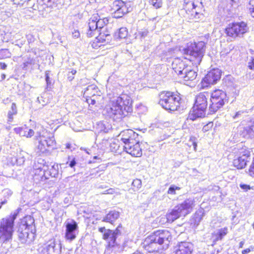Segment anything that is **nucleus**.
<instances>
[{"label":"nucleus","instance_id":"f257e3e1","mask_svg":"<svg viewBox=\"0 0 254 254\" xmlns=\"http://www.w3.org/2000/svg\"><path fill=\"white\" fill-rule=\"evenodd\" d=\"M180 50L188 57L185 58L184 60L179 58H175L172 64L173 69L180 77L190 66L189 63H191L196 66L200 64L205 51V43L202 41L191 43L187 48H184Z\"/></svg>","mask_w":254,"mask_h":254},{"label":"nucleus","instance_id":"f03ea898","mask_svg":"<svg viewBox=\"0 0 254 254\" xmlns=\"http://www.w3.org/2000/svg\"><path fill=\"white\" fill-rule=\"evenodd\" d=\"M132 110V100L127 94H122L110 99L104 111L114 119H122Z\"/></svg>","mask_w":254,"mask_h":254},{"label":"nucleus","instance_id":"7ed1b4c3","mask_svg":"<svg viewBox=\"0 0 254 254\" xmlns=\"http://www.w3.org/2000/svg\"><path fill=\"white\" fill-rule=\"evenodd\" d=\"M172 240L170 232L159 230L154 232L144 240L143 247L149 253L162 252L167 250Z\"/></svg>","mask_w":254,"mask_h":254},{"label":"nucleus","instance_id":"20e7f679","mask_svg":"<svg viewBox=\"0 0 254 254\" xmlns=\"http://www.w3.org/2000/svg\"><path fill=\"white\" fill-rule=\"evenodd\" d=\"M194 206L193 198L185 200L182 203L174 207L171 211L167 214V219L169 222H172L179 217L185 216L189 213Z\"/></svg>","mask_w":254,"mask_h":254},{"label":"nucleus","instance_id":"39448f33","mask_svg":"<svg viewBox=\"0 0 254 254\" xmlns=\"http://www.w3.org/2000/svg\"><path fill=\"white\" fill-rule=\"evenodd\" d=\"M17 215V213H14L1 220L0 222V239L3 242L9 241L12 239L14 232V222Z\"/></svg>","mask_w":254,"mask_h":254},{"label":"nucleus","instance_id":"423d86ee","mask_svg":"<svg viewBox=\"0 0 254 254\" xmlns=\"http://www.w3.org/2000/svg\"><path fill=\"white\" fill-rule=\"evenodd\" d=\"M180 97L173 92H164L160 95L159 104L166 110L175 111L180 106Z\"/></svg>","mask_w":254,"mask_h":254},{"label":"nucleus","instance_id":"0eeeda50","mask_svg":"<svg viewBox=\"0 0 254 254\" xmlns=\"http://www.w3.org/2000/svg\"><path fill=\"white\" fill-rule=\"evenodd\" d=\"M203 7L201 0H184V9L190 19L200 18Z\"/></svg>","mask_w":254,"mask_h":254},{"label":"nucleus","instance_id":"6e6552de","mask_svg":"<svg viewBox=\"0 0 254 254\" xmlns=\"http://www.w3.org/2000/svg\"><path fill=\"white\" fill-rule=\"evenodd\" d=\"M108 23V19L107 17L101 18L98 13L93 14L89 20L87 36L91 37L99 33V30Z\"/></svg>","mask_w":254,"mask_h":254},{"label":"nucleus","instance_id":"1a4fd4ad","mask_svg":"<svg viewBox=\"0 0 254 254\" xmlns=\"http://www.w3.org/2000/svg\"><path fill=\"white\" fill-rule=\"evenodd\" d=\"M34 180L36 183L43 182L48 179V167L42 159H38L33 166Z\"/></svg>","mask_w":254,"mask_h":254},{"label":"nucleus","instance_id":"9d476101","mask_svg":"<svg viewBox=\"0 0 254 254\" xmlns=\"http://www.w3.org/2000/svg\"><path fill=\"white\" fill-rule=\"evenodd\" d=\"M226 94L221 90H215L211 94L209 110L211 112L215 113L222 107L226 101Z\"/></svg>","mask_w":254,"mask_h":254},{"label":"nucleus","instance_id":"9b49d317","mask_svg":"<svg viewBox=\"0 0 254 254\" xmlns=\"http://www.w3.org/2000/svg\"><path fill=\"white\" fill-rule=\"evenodd\" d=\"M35 138L38 140V145L36 149L38 153H45L48 150V148L54 149L56 147V142L53 136L46 137L40 132H37Z\"/></svg>","mask_w":254,"mask_h":254},{"label":"nucleus","instance_id":"f8f14e48","mask_svg":"<svg viewBox=\"0 0 254 254\" xmlns=\"http://www.w3.org/2000/svg\"><path fill=\"white\" fill-rule=\"evenodd\" d=\"M248 30L247 24L244 22H237L229 24L225 29L227 35L235 39L236 37H241Z\"/></svg>","mask_w":254,"mask_h":254},{"label":"nucleus","instance_id":"ddd939ff","mask_svg":"<svg viewBox=\"0 0 254 254\" xmlns=\"http://www.w3.org/2000/svg\"><path fill=\"white\" fill-rule=\"evenodd\" d=\"M18 232L19 239L23 244H30L34 240L35 232L26 228L24 225H19Z\"/></svg>","mask_w":254,"mask_h":254},{"label":"nucleus","instance_id":"4468645a","mask_svg":"<svg viewBox=\"0 0 254 254\" xmlns=\"http://www.w3.org/2000/svg\"><path fill=\"white\" fill-rule=\"evenodd\" d=\"M122 229V226L120 225L115 230L108 229L107 232L103 235V238L108 241L109 248L114 247L117 244L116 239L121 235Z\"/></svg>","mask_w":254,"mask_h":254},{"label":"nucleus","instance_id":"2eb2a0df","mask_svg":"<svg viewBox=\"0 0 254 254\" xmlns=\"http://www.w3.org/2000/svg\"><path fill=\"white\" fill-rule=\"evenodd\" d=\"M250 159V151L242 148L239 152V156L233 160L234 166L238 169H243L245 167Z\"/></svg>","mask_w":254,"mask_h":254},{"label":"nucleus","instance_id":"dca6fc26","mask_svg":"<svg viewBox=\"0 0 254 254\" xmlns=\"http://www.w3.org/2000/svg\"><path fill=\"white\" fill-rule=\"evenodd\" d=\"M113 16L116 18L123 17L128 12V8L123 0H115L112 6Z\"/></svg>","mask_w":254,"mask_h":254},{"label":"nucleus","instance_id":"f3484780","mask_svg":"<svg viewBox=\"0 0 254 254\" xmlns=\"http://www.w3.org/2000/svg\"><path fill=\"white\" fill-rule=\"evenodd\" d=\"M124 149L132 156L140 157L142 155V150L140 147L139 142L136 140H132L124 145Z\"/></svg>","mask_w":254,"mask_h":254},{"label":"nucleus","instance_id":"a211bd4d","mask_svg":"<svg viewBox=\"0 0 254 254\" xmlns=\"http://www.w3.org/2000/svg\"><path fill=\"white\" fill-rule=\"evenodd\" d=\"M78 228L77 224L75 221L71 220L67 222L65 234L66 239L70 242L74 240L78 233Z\"/></svg>","mask_w":254,"mask_h":254},{"label":"nucleus","instance_id":"6ab92c4d","mask_svg":"<svg viewBox=\"0 0 254 254\" xmlns=\"http://www.w3.org/2000/svg\"><path fill=\"white\" fill-rule=\"evenodd\" d=\"M221 76V70L218 68H214L207 73L202 82L208 84H214L220 80Z\"/></svg>","mask_w":254,"mask_h":254},{"label":"nucleus","instance_id":"aec40b11","mask_svg":"<svg viewBox=\"0 0 254 254\" xmlns=\"http://www.w3.org/2000/svg\"><path fill=\"white\" fill-rule=\"evenodd\" d=\"M192 244L187 242H182L175 247V254H192Z\"/></svg>","mask_w":254,"mask_h":254},{"label":"nucleus","instance_id":"412c9836","mask_svg":"<svg viewBox=\"0 0 254 254\" xmlns=\"http://www.w3.org/2000/svg\"><path fill=\"white\" fill-rule=\"evenodd\" d=\"M47 250L49 254H60L61 244L59 240H51L48 242Z\"/></svg>","mask_w":254,"mask_h":254},{"label":"nucleus","instance_id":"4be33fe9","mask_svg":"<svg viewBox=\"0 0 254 254\" xmlns=\"http://www.w3.org/2000/svg\"><path fill=\"white\" fill-rule=\"evenodd\" d=\"M205 110L206 109L200 108V107L194 105L189 114L188 120L194 121L197 118L204 117Z\"/></svg>","mask_w":254,"mask_h":254},{"label":"nucleus","instance_id":"5701e85b","mask_svg":"<svg viewBox=\"0 0 254 254\" xmlns=\"http://www.w3.org/2000/svg\"><path fill=\"white\" fill-rule=\"evenodd\" d=\"M137 135V134L135 133L132 130L130 129L122 131L119 135V137L125 144L124 145H126L127 143H128L132 140H135L134 138Z\"/></svg>","mask_w":254,"mask_h":254},{"label":"nucleus","instance_id":"b1692460","mask_svg":"<svg viewBox=\"0 0 254 254\" xmlns=\"http://www.w3.org/2000/svg\"><path fill=\"white\" fill-rule=\"evenodd\" d=\"M208 93H200L196 97L194 105L200 107V108L206 109L207 105V98L209 97Z\"/></svg>","mask_w":254,"mask_h":254},{"label":"nucleus","instance_id":"393cba45","mask_svg":"<svg viewBox=\"0 0 254 254\" xmlns=\"http://www.w3.org/2000/svg\"><path fill=\"white\" fill-rule=\"evenodd\" d=\"M101 92L98 89L97 86L92 84L87 86L84 91L83 95L85 98H90L95 96H100Z\"/></svg>","mask_w":254,"mask_h":254},{"label":"nucleus","instance_id":"a878e982","mask_svg":"<svg viewBox=\"0 0 254 254\" xmlns=\"http://www.w3.org/2000/svg\"><path fill=\"white\" fill-rule=\"evenodd\" d=\"M14 130L16 133L18 134L19 135L27 138H30L34 134V130L26 126L15 127Z\"/></svg>","mask_w":254,"mask_h":254},{"label":"nucleus","instance_id":"bb28decb","mask_svg":"<svg viewBox=\"0 0 254 254\" xmlns=\"http://www.w3.org/2000/svg\"><path fill=\"white\" fill-rule=\"evenodd\" d=\"M197 76L196 72L192 68L191 65L188 67L186 72H185L180 77L185 81H192L194 80Z\"/></svg>","mask_w":254,"mask_h":254},{"label":"nucleus","instance_id":"cd10ccee","mask_svg":"<svg viewBox=\"0 0 254 254\" xmlns=\"http://www.w3.org/2000/svg\"><path fill=\"white\" fill-rule=\"evenodd\" d=\"M102 143L105 144L107 148H108L107 146H109L111 151L117 153H121V149H120V145L117 143V141L115 140V139H111L109 141L107 140H103Z\"/></svg>","mask_w":254,"mask_h":254},{"label":"nucleus","instance_id":"c85d7f7f","mask_svg":"<svg viewBox=\"0 0 254 254\" xmlns=\"http://www.w3.org/2000/svg\"><path fill=\"white\" fill-rule=\"evenodd\" d=\"M34 219L33 217L29 215L24 218V220L21 222L20 225H24L26 228L29 230L35 232V227L34 225Z\"/></svg>","mask_w":254,"mask_h":254},{"label":"nucleus","instance_id":"c756f323","mask_svg":"<svg viewBox=\"0 0 254 254\" xmlns=\"http://www.w3.org/2000/svg\"><path fill=\"white\" fill-rule=\"evenodd\" d=\"M111 128L110 125L107 123H104L103 122H100L97 124L96 127V131L98 133L104 132L106 133Z\"/></svg>","mask_w":254,"mask_h":254},{"label":"nucleus","instance_id":"7c9ffc66","mask_svg":"<svg viewBox=\"0 0 254 254\" xmlns=\"http://www.w3.org/2000/svg\"><path fill=\"white\" fill-rule=\"evenodd\" d=\"M119 213L118 211H112L107 214L103 221L112 223L119 217Z\"/></svg>","mask_w":254,"mask_h":254},{"label":"nucleus","instance_id":"2f4dec72","mask_svg":"<svg viewBox=\"0 0 254 254\" xmlns=\"http://www.w3.org/2000/svg\"><path fill=\"white\" fill-rule=\"evenodd\" d=\"M204 215V213L203 209H200L196 211L192 219L194 225L197 226L202 220Z\"/></svg>","mask_w":254,"mask_h":254},{"label":"nucleus","instance_id":"473e14b6","mask_svg":"<svg viewBox=\"0 0 254 254\" xmlns=\"http://www.w3.org/2000/svg\"><path fill=\"white\" fill-rule=\"evenodd\" d=\"M128 35V31L125 27H122L115 33L114 38L116 40H120L126 38Z\"/></svg>","mask_w":254,"mask_h":254},{"label":"nucleus","instance_id":"72a5a7b5","mask_svg":"<svg viewBox=\"0 0 254 254\" xmlns=\"http://www.w3.org/2000/svg\"><path fill=\"white\" fill-rule=\"evenodd\" d=\"M245 138H253L254 137V130L253 126L246 127L243 128L241 134Z\"/></svg>","mask_w":254,"mask_h":254},{"label":"nucleus","instance_id":"f704fd0d","mask_svg":"<svg viewBox=\"0 0 254 254\" xmlns=\"http://www.w3.org/2000/svg\"><path fill=\"white\" fill-rule=\"evenodd\" d=\"M28 154L23 151L20 152L17 158H15V162L14 164L16 163L18 165H21L24 163L25 160V158Z\"/></svg>","mask_w":254,"mask_h":254},{"label":"nucleus","instance_id":"c9c22d12","mask_svg":"<svg viewBox=\"0 0 254 254\" xmlns=\"http://www.w3.org/2000/svg\"><path fill=\"white\" fill-rule=\"evenodd\" d=\"M141 181L139 179H135L132 183V188L130 190H132L134 191H137L141 187Z\"/></svg>","mask_w":254,"mask_h":254},{"label":"nucleus","instance_id":"e433bc0d","mask_svg":"<svg viewBox=\"0 0 254 254\" xmlns=\"http://www.w3.org/2000/svg\"><path fill=\"white\" fill-rule=\"evenodd\" d=\"M11 54L7 49L0 50V59H3L10 58Z\"/></svg>","mask_w":254,"mask_h":254},{"label":"nucleus","instance_id":"4c0bfd02","mask_svg":"<svg viewBox=\"0 0 254 254\" xmlns=\"http://www.w3.org/2000/svg\"><path fill=\"white\" fill-rule=\"evenodd\" d=\"M149 2L156 9L161 8L163 4L162 0H149Z\"/></svg>","mask_w":254,"mask_h":254},{"label":"nucleus","instance_id":"58836bf2","mask_svg":"<svg viewBox=\"0 0 254 254\" xmlns=\"http://www.w3.org/2000/svg\"><path fill=\"white\" fill-rule=\"evenodd\" d=\"M45 79L47 83V86L48 88H51L52 85V79L50 76V71H46L45 72Z\"/></svg>","mask_w":254,"mask_h":254},{"label":"nucleus","instance_id":"ea45409f","mask_svg":"<svg viewBox=\"0 0 254 254\" xmlns=\"http://www.w3.org/2000/svg\"><path fill=\"white\" fill-rule=\"evenodd\" d=\"M58 175V166H53L48 171V177L50 176L52 177H56Z\"/></svg>","mask_w":254,"mask_h":254},{"label":"nucleus","instance_id":"a19ab883","mask_svg":"<svg viewBox=\"0 0 254 254\" xmlns=\"http://www.w3.org/2000/svg\"><path fill=\"white\" fill-rule=\"evenodd\" d=\"M38 1H42L43 4L47 5V7H53L58 0H38Z\"/></svg>","mask_w":254,"mask_h":254},{"label":"nucleus","instance_id":"79ce46f5","mask_svg":"<svg viewBox=\"0 0 254 254\" xmlns=\"http://www.w3.org/2000/svg\"><path fill=\"white\" fill-rule=\"evenodd\" d=\"M100 96H95V97H92L90 98H86V101L89 104L94 105L96 101H98V99L99 98Z\"/></svg>","mask_w":254,"mask_h":254},{"label":"nucleus","instance_id":"37998d69","mask_svg":"<svg viewBox=\"0 0 254 254\" xmlns=\"http://www.w3.org/2000/svg\"><path fill=\"white\" fill-rule=\"evenodd\" d=\"M217 233L219 235V236L223 238L228 233V228L224 227L218 230Z\"/></svg>","mask_w":254,"mask_h":254},{"label":"nucleus","instance_id":"c03bdc74","mask_svg":"<svg viewBox=\"0 0 254 254\" xmlns=\"http://www.w3.org/2000/svg\"><path fill=\"white\" fill-rule=\"evenodd\" d=\"M17 113V107H16V104L15 103H13L11 104V110H9L8 112V115L11 114L12 116H14V115H16Z\"/></svg>","mask_w":254,"mask_h":254},{"label":"nucleus","instance_id":"a18cd8bd","mask_svg":"<svg viewBox=\"0 0 254 254\" xmlns=\"http://www.w3.org/2000/svg\"><path fill=\"white\" fill-rule=\"evenodd\" d=\"M17 38V37H16V36H15L14 35H12L11 34V33H5V35H4V36L3 37V40H4L6 42H8L9 40H12L14 39H16Z\"/></svg>","mask_w":254,"mask_h":254},{"label":"nucleus","instance_id":"49530a36","mask_svg":"<svg viewBox=\"0 0 254 254\" xmlns=\"http://www.w3.org/2000/svg\"><path fill=\"white\" fill-rule=\"evenodd\" d=\"M179 190H180L179 187L174 185H171L168 190V193L170 194H175L176 193L175 191Z\"/></svg>","mask_w":254,"mask_h":254},{"label":"nucleus","instance_id":"de8ad7c7","mask_svg":"<svg viewBox=\"0 0 254 254\" xmlns=\"http://www.w3.org/2000/svg\"><path fill=\"white\" fill-rule=\"evenodd\" d=\"M248 8L252 16L254 17V0H250Z\"/></svg>","mask_w":254,"mask_h":254},{"label":"nucleus","instance_id":"09e8293b","mask_svg":"<svg viewBox=\"0 0 254 254\" xmlns=\"http://www.w3.org/2000/svg\"><path fill=\"white\" fill-rule=\"evenodd\" d=\"M248 173L250 176L254 177V157L253 158L252 163L249 167Z\"/></svg>","mask_w":254,"mask_h":254},{"label":"nucleus","instance_id":"8fccbe9b","mask_svg":"<svg viewBox=\"0 0 254 254\" xmlns=\"http://www.w3.org/2000/svg\"><path fill=\"white\" fill-rule=\"evenodd\" d=\"M248 66L250 69L254 70V56L251 57L249 60Z\"/></svg>","mask_w":254,"mask_h":254},{"label":"nucleus","instance_id":"3c124183","mask_svg":"<svg viewBox=\"0 0 254 254\" xmlns=\"http://www.w3.org/2000/svg\"><path fill=\"white\" fill-rule=\"evenodd\" d=\"M14 4L19 6H23L27 3L29 0H11Z\"/></svg>","mask_w":254,"mask_h":254},{"label":"nucleus","instance_id":"603ef678","mask_svg":"<svg viewBox=\"0 0 254 254\" xmlns=\"http://www.w3.org/2000/svg\"><path fill=\"white\" fill-rule=\"evenodd\" d=\"M69 162V166L71 168H73L76 164V161L74 157L69 156L68 158Z\"/></svg>","mask_w":254,"mask_h":254},{"label":"nucleus","instance_id":"864d4df0","mask_svg":"<svg viewBox=\"0 0 254 254\" xmlns=\"http://www.w3.org/2000/svg\"><path fill=\"white\" fill-rule=\"evenodd\" d=\"M76 73V70L72 69L67 74V78L69 81H72L74 78L73 75Z\"/></svg>","mask_w":254,"mask_h":254},{"label":"nucleus","instance_id":"5fc2aeb1","mask_svg":"<svg viewBox=\"0 0 254 254\" xmlns=\"http://www.w3.org/2000/svg\"><path fill=\"white\" fill-rule=\"evenodd\" d=\"M34 64V60L32 59H29L27 61L23 63V68L24 69H26L27 67L30 64Z\"/></svg>","mask_w":254,"mask_h":254},{"label":"nucleus","instance_id":"6e6d98bb","mask_svg":"<svg viewBox=\"0 0 254 254\" xmlns=\"http://www.w3.org/2000/svg\"><path fill=\"white\" fill-rule=\"evenodd\" d=\"M117 189L116 190L115 189L110 188L108 190H107L105 191V193L110 194H113L116 193L117 194H120V193L119 192H117Z\"/></svg>","mask_w":254,"mask_h":254},{"label":"nucleus","instance_id":"4d7b16f0","mask_svg":"<svg viewBox=\"0 0 254 254\" xmlns=\"http://www.w3.org/2000/svg\"><path fill=\"white\" fill-rule=\"evenodd\" d=\"M213 126V123L211 122L209 123L205 126H204L202 128V130L204 132H206L209 130Z\"/></svg>","mask_w":254,"mask_h":254},{"label":"nucleus","instance_id":"13d9d810","mask_svg":"<svg viewBox=\"0 0 254 254\" xmlns=\"http://www.w3.org/2000/svg\"><path fill=\"white\" fill-rule=\"evenodd\" d=\"M254 251V246H251L249 248L243 250L242 252V254H248L251 252Z\"/></svg>","mask_w":254,"mask_h":254},{"label":"nucleus","instance_id":"bf43d9fd","mask_svg":"<svg viewBox=\"0 0 254 254\" xmlns=\"http://www.w3.org/2000/svg\"><path fill=\"white\" fill-rule=\"evenodd\" d=\"M213 242L215 243L217 241H218L219 240H221L222 239V238H221L219 235L217 233H215L213 235Z\"/></svg>","mask_w":254,"mask_h":254},{"label":"nucleus","instance_id":"052dcab7","mask_svg":"<svg viewBox=\"0 0 254 254\" xmlns=\"http://www.w3.org/2000/svg\"><path fill=\"white\" fill-rule=\"evenodd\" d=\"M26 38L29 43H32L34 41L35 38L32 34H28Z\"/></svg>","mask_w":254,"mask_h":254},{"label":"nucleus","instance_id":"680f3d73","mask_svg":"<svg viewBox=\"0 0 254 254\" xmlns=\"http://www.w3.org/2000/svg\"><path fill=\"white\" fill-rule=\"evenodd\" d=\"M240 188L244 190L245 191H247L251 189V187L249 185H246V184H240Z\"/></svg>","mask_w":254,"mask_h":254},{"label":"nucleus","instance_id":"e2e57ef3","mask_svg":"<svg viewBox=\"0 0 254 254\" xmlns=\"http://www.w3.org/2000/svg\"><path fill=\"white\" fill-rule=\"evenodd\" d=\"M147 34L148 31L146 30L139 32V34L141 38L145 37L147 35Z\"/></svg>","mask_w":254,"mask_h":254},{"label":"nucleus","instance_id":"0e129e2a","mask_svg":"<svg viewBox=\"0 0 254 254\" xmlns=\"http://www.w3.org/2000/svg\"><path fill=\"white\" fill-rule=\"evenodd\" d=\"M233 80V78L230 77V76H229V77H227L226 78H225L224 79V81L226 83V85L227 86H231V84H229V83H227V81H231L232 82V81Z\"/></svg>","mask_w":254,"mask_h":254},{"label":"nucleus","instance_id":"69168bd1","mask_svg":"<svg viewBox=\"0 0 254 254\" xmlns=\"http://www.w3.org/2000/svg\"><path fill=\"white\" fill-rule=\"evenodd\" d=\"M80 36V33L78 31L74 30L72 32V37L75 38H77Z\"/></svg>","mask_w":254,"mask_h":254},{"label":"nucleus","instance_id":"338daca9","mask_svg":"<svg viewBox=\"0 0 254 254\" xmlns=\"http://www.w3.org/2000/svg\"><path fill=\"white\" fill-rule=\"evenodd\" d=\"M108 229H106V228L104 227H101L99 228V231L104 234L106 233V232H107Z\"/></svg>","mask_w":254,"mask_h":254},{"label":"nucleus","instance_id":"774afa93","mask_svg":"<svg viewBox=\"0 0 254 254\" xmlns=\"http://www.w3.org/2000/svg\"><path fill=\"white\" fill-rule=\"evenodd\" d=\"M13 116L11 115V114L8 115V122L9 123H11L13 121Z\"/></svg>","mask_w":254,"mask_h":254}]
</instances>
